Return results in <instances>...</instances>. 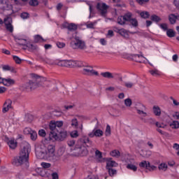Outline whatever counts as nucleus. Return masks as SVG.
<instances>
[{"label": "nucleus", "instance_id": "obj_1", "mask_svg": "<svg viewBox=\"0 0 179 179\" xmlns=\"http://www.w3.org/2000/svg\"><path fill=\"white\" fill-rule=\"evenodd\" d=\"M31 149L30 145H25L20 152V155L14 157L12 161V164L19 167L25 164L27 169L30 166L29 164V156L30 155Z\"/></svg>", "mask_w": 179, "mask_h": 179}, {"label": "nucleus", "instance_id": "obj_2", "mask_svg": "<svg viewBox=\"0 0 179 179\" xmlns=\"http://www.w3.org/2000/svg\"><path fill=\"white\" fill-rule=\"evenodd\" d=\"M78 144L79 145H77L74 149V155L78 157H85V156H86L89 153V151L87 150V148H86V146L92 145V141H90L89 137L84 136L81 139H80Z\"/></svg>", "mask_w": 179, "mask_h": 179}, {"label": "nucleus", "instance_id": "obj_3", "mask_svg": "<svg viewBox=\"0 0 179 179\" xmlns=\"http://www.w3.org/2000/svg\"><path fill=\"white\" fill-rule=\"evenodd\" d=\"M31 76L32 78H34L33 80H29L24 86V89H26V90H28V92L30 90H34V89H37V87H38V86L41 85L40 82H41L43 79L41 78V77H39L38 76L34 73L31 74Z\"/></svg>", "mask_w": 179, "mask_h": 179}, {"label": "nucleus", "instance_id": "obj_4", "mask_svg": "<svg viewBox=\"0 0 179 179\" xmlns=\"http://www.w3.org/2000/svg\"><path fill=\"white\" fill-rule=\"evenodd\" d=\"M55 153V146L52 145H49L48 146V151L45 152L41 151L36 152V156H39V159H48V157H53Z\"/></svg>", "mask_w": 179, "mask_h": 179}, {"label": "nucleus", "instance_id": "obj_5", "mask_svg": "<svg viewBox=\"0 0 179 179\" xmlns=\"http://www.w3.org/2000/svg\"><path fill=\"white\" fill-rule=\"evenodd\" d=\"M68 136V132L65 130L55 131L49 134V141H64Z\"/></svg>", "mask_w": 179, "mask_h": 179}, {"label": "nucleus", "instance_id": "obj_6", "mask_svg": "<svg viewBox=\"0 0 179 179\" xmlns=\"http://www.w3.org/2000/svg\"><path fill=\"white\" fill-rule=\"evenodd\" d=\"M59 66H66V68H75V66H83V63H82V61H78V60H61L59 62Z\"/></svg>", "mask_w": 179, "mask_h": 179}, {"label": "nucleus", "instance_id": "obj_7", "mask_svg": "<svg viewBox=\"0 0 179 179\" xmlns=\"http://www.w3.org/2000/svg\"><path fill=\"white\" fill-rule=\"evenodd\" d=\"M118 164L115 162V161H113L111 158L110 160L106 162V169L108 170V173L110 177H114L115 174H117V170L114 169L113 167H117Z\"/></svg>", "mask_w": 179, "mask_h": 179}, {"label": "nucleus", "instance_id": "obj_8", "mask_svg": "<svg viewBox=\"0 0 179 179\" xmlns=\"http://www.w3.org/2000/svg\"><path fill=\"white\" fill-rule=\"evenodd\" d=\"M82 64H83V66H78V68L83 67V73H84V75H90V76L95 75L96 76H99V73L97 71H94L92 66L87 65V64L83 62H82Z\"/></svg>", "mask_w": 179, "mask_h": 179}, {"label": "nucleus", "instance_id": "obj_9", "mask_svg": "<svg viewBox=\"0 0 179 179\" xmlns=\"http://www.w3.org/2000/svg\"><path fill=\"white\" fill-rule=\"evenodd\" d=\"M62 125H64V122L62 121H51L49 124V129L50 130V134L58 132V131L61 130V127H62Z\"/></svg>", "mask_w": 179, "mask_h": 179}, {"label": "nucleus", "instance_id": "obj_10", "mask_svg": "<svg viewBox=\"0 0 179 179\" xmlns=\"http://www.w3.org/2000/svg\"><path fill=\"white\" fill-rule=\"evenodd\" d=\"M71 47H72L73 50H78V48H80V50H83L85 48V42L76 38L74 41L71 42Z\"/></svg>", "mask_w": 179, "mask_h": 179}, {"label": "nucleus", "instance_id": "obj_11", "mask_svg": "<svg viewBox=\"0 0 179 179\" xmlns=\"http://www.w3.org/2000/svg\"><path fill=\"white\" fill-rule=\"evenodd\" d=\"M4 141L7 143L8 148L12 149V150H15V149L17 148V141H16L15 138L6 136Z\"/></svg>", "mask_w": 179, "mask_h": 179}, {"label": "nucleus", "instance_id": "obj_12", "mask_svg": "<svg viewBox=\"0 0 179 179\" xmlns=\"http://www.w3.org/2000/svg\"><path fill=\"white\" fill-rule=\"evenodd\" d=\"M96 9L100 10L101 16H106L107 13V10L108 9V6L106 3H98L96 4Z\"/></svg>", "mask_w": 179, "mask_h": 179}, {"label": "nucleus", "instance_id": "obj_13", "mask_svg": "<svg viewBox=\"0 0 179 179\" xmlns=\"http://www.w3.org/2000/svg\"><path fill=\"white\" fill-rule=\"evenodd\" d=\"M139 166L142 169H146V170H149V171H155V170H156L155 166L150 165V162L146 161L140 162Z\"/></svg>", "mask_w": 179, "mask_h": 179}, {"label": "nucleus", "instance_id": "obj_14", "mask_svg": "<svg viewBox=\"0 0 179 179\" xmlns=\"http://www.w3.org/2000/svg\"><path fill=\"white\" fill-rule=\"evenodd\" d=\"M4 24L6 26V30L10 31V33H13V25H12V18L10 17H6L4 18Z\"/></svg>", "mask_w": 179, "mask_h": 179}, {"label": "nucleus", "instance_id": "obj_15", "mask_svg": "<svg viewBox=\"0 0 179 179\" xmlns=\"http://www.w3.org/2000/svg\"><path fill=\"white\" fill-rule=\"evenodd\" d=\"M15 41L20 45H23L26 47L29 43H27V37L26 36H15Z\"/></svg>", "mask_w": 179, "mask_h": 179}, {"label": "nucleus", "instance_id": "obj_16", "mask_svg": "<svg viewBox=\"0 0 179 179\" xmlns=\"http://www.w3.org/2000/svg\"><path fill=\"white\" fill-rule=\"evenodd\" d=\"M95 156L98 159V162H99L100 163H103L104 162H108L110 161V158H103V154L99 150H96L95 151Z\"/></svg>", "mask_w": 179, "mask_h": 179}, {"label": "nucleus", "instance_id": "obj_17", "mask_svg": "<svg viewBox=\"0 0 179 179\" xmlns=\"http://www.w3.org/2000/svg\"><path fill=\"white\" fill-rule=\"evenodd\" d=\"M10 108H12V100L6 99L3 103L2 111L3 113H8Z\"/></svg>", "mask_w": 179, "mask_h": 179}, {"label": "nucleus", "instance_id": "obj_18", "mask_svg": "<svg viewBox=\"0 0 179 179\" xmlns=\"http://www.w3.org/2000/svg\"><path fill=\"white\" fill-rule=\"evenodd\" d=\"M66 24L68 25L67 29H68V30H69V31H75L76 30H78V25H76V24H74V23H70V24L64 23V24H63V27H66Z\"/></svg>", "mask_w": 179, "mask_h": 179}, {"label": "nucleus", "instance_id": "obj_19", "mask_svg": "<svg viewBox=\"0 0 179 179\" xmlns=\"http://www.w3.org/2000/svg\"><path fill=\"white\" fill-rule=\"evenodd\" d=\"M2 83L4 86H10V85H15V80L10 78H3Z\"/></svg>", "mask_w": 179, "mask_h": 179}, {"label": "nucleus", "instance_id": "obj_20", "mask_svg": "<svg viewBox=\"0 0 179 179\" xmlns=\"http://www.w3.org/2000/svg\"><path fill=\"white\" fill-rule=\"evenodd\" d=\"M152 111L157 117H160L162 115V110L160 107L154 106L152 108Z\"/></svg>", "mask_w": 179, "mask_h": 179}, {"label": "nucleus", "instance_id": "obj_21", "mask_svg": "<svg viewBox=\"0 0 179 179\" xmlns=\"http://www.w3.org/2000/svg\"><path fill=\"white\" fill-rule=\"evenodd\" d=\"M2 69L4 71H10L12 72L13 73H16V69H15L13 67L10 66L9 65H3L2 66Z\"/></svg>", "mask_w": 179, "mask_h": 179}, {"label": "nucleus", "instance_id": "obj_22", "mask_svg": "<svg viewBox=\"0 0 179 179\" xmlns=\"http://www.w3.org/2000/svg\"><path fill=\"white\" fill-rule=\"evenodd\" d=\"M142 58H143V56L141 55H131V59H133V61H135L136 62H142Z\"/></svg>", "mask_w": 179, "mask_h": 179}, {"label": "nucleus", "instance_id": "obj_23", "mask_svg": "<svg viewBox=\"0 0 179 179\" xmlns=\"http://www.w3.org/2000/svg\"><path fill=\"white\" fill-rule=\"evenodd\" d=\"M132 13L131 12H129V13H125L124 15H123V19L125 22V23H127V22H130V20L132 19Z\"/></svg>", "mask_w": 179, "mask_h": 179}, {"label": "nucleus", "instance_id": "obj_24", "mask_svg": "<svg viewBox=\"0 0 179 179\" xmlns=\"http://www.w3.org/2000/svg\"><path fill=\"white\" fill-rule=\"evenodd\" d=\"M34 43H44L45 40H44V38H43V36L40 35H35L34 36Z\"/></svg>", "mask_w": 179, "mask_h": 179}, {"label": "nucleus", "instance_id": "obj_25", "mask_svg": "<svg viewBox=\"0 0 179 179\" xmlns=\"http://www.w3.org/2000/svg\"><path fill=\"white\" fill-rule=\"evenodd\" d=\"M101 76H103V78H106L107 79H113L114 78V76L113 75V73L108 71L101 73Z\"/></svg>", "mask_w": 179, "mask_h": 179}, {"label": "nucleus", "instance_id": "obj_26", "mask_svg": "<svg viewBox=\"0 0 179 179\" xmlns=\"http://www.w3.org/2000/svg\"><path fill=\"white\" fill-rule=\"evenodd\" d=\"M169 19L171 24H174L177 20V17L175 14H170L169 15Z\"/></svg>", "mask_w": 179, "mask_h": 179}, {"label": "nucleus", "instance_id": "obj_27", "mask_svg": "<svg viewBox=\"0 0 179 179\" xmlns=\"http://www.w3.org/2000/svg\"><path fill=\"white\" fill-rule=\"evenodd\" d=\"M170 127L172 128V129H178L179 128V122L177 120L172 121L171 123H170Z\"/></svg>", "mask_w": 179, "mask_h": 179}, {"label": "nucleus", "instance_id": "obj_28", "mask_svg": "<svg viewBox=\"0 0 179 179\" xmlns=\"http://www.w3.org/2000/svg\"><path fill=\"white\" fill-rule=\"evenodd\" d=\"M150 20H152V22H155V23H159V22H162V18L155 14L151 15Z\"/></svg>", "mask_w": 179, "mask_h": 179}, {"label": "nucleus", "instance_id": "obj_29", "mask_svg": "<svg viewBox=\"0 0 179 179\" xmlns=\"http://www.w3.org/2000/svg\"><path fill=\"white\" fill-rule=\"evenodd\" d=\"M129 23H130L133 27H138V26H139V23L138 22V20L136 18H131Z\"/></svg>", "mask_w": 179, "mask_h": 179}, {"label": "nucleus", "instance_id": "obj_30", "mask_svg": "<svg viewBox=\"0 0 179 179\" xmlns=\"http://www.w3.org/2000/svg\"><path fill=\"white\" fill-rule=\"evenodd\" d=\"M117 22L118 24H120V26H124L125 24V20H124V16L121 15L117 17Z\"/></svg>", "mask_w": 179, "mask_h": 179}, {"label": "nucleus", "instance_id": "obj_31", "mask_svg": "<svg viewBox=\"0 0 179 179\" xmlns=\"http://www.w3.org/2000/svg\"><path fill=\"white\" fill-rule=\"evenodd\" d=\"M94 132L95 136H96L97 138H101V136H103V130L99 129L94 130Z\"/></svg>", "mask_w": 179, "mask_h": 179}, {"label": "nucleus", "instance_id": "obj_32", "mask_svg": "<svg viewBox=\"0 0 179 179\" xmlns=\"http://www.w3.org/2000/svg\"><path fill=\"white\" fill-rule=\"evenodd\" d=\"M166 36L171 38L176 36V32L172 29H169L166 31Z\"/></svg>", "mask_w": 179, "mask_h": 179}, {"label": "nucleus", "instance_id": "obj_33", "mask_svg": "<svg viewBox=\"0 0 179 179\" xmlns=\"http://www.w3.org/2000/svg\"><path fill=\"white\" fill-rule=\"evenodd\" d=\"M140 16L143 19H149V17L150 16V14H149V12H148V11H143L140 13Z\"/></svg>", "mask_w": 179, "mask_h": 179}, {"label": "nucleus", "instance_id": "obj_34", "mask_svg": "<svg viewBox=\"0 0 179 179\" xmlns=\"http://www.w3.org/2000/svg\"><path fill=\"white\" fill-rule=\"evenodd\" d=\"M30 135V138L32 141H36L37 140V131H32V132L31 133Z\"/></svg>", "mask_w": 179, "mask_h": 179}, {"label": "nucleus", "instance_id": "obj_35", "mask_svg": "<svg viewBox=\"0 0 179 179\" xmlns=\"http://www.w3.org/2000/svg\"><path fill=\"white\" fill-rule=\"evenodd\" d=\"M120 152L117 150H114L110 152V156H113V157H120Z\"/></svg>", "mask_w": 179, "mask_h": 179}, {"label": "nucleus", "instance_id": "obj_36", "mask_svg": "<svg viewBox=\"0 0 179 179\" xmlns=\"http://www.w3.org/2000/svg\"><path fill=\"white\" fill-rule=\"evenodd\" d=\"M127 169H128L129 170H132V171H136V170H138V167L131 164H127Z\"/></svg>", "mask_w": 179, "mask_h": 179}, {"label": "nucleus", "instance_id": "obj_37", "mask_svg": "<svg viewBox=\"0 0 179 179\" xmlns=\"http://www.w3.org/2000/svg\"><path fill=\"white\" fill-rule=\"evenodd\" d=\"M26 47H27L28 50L29 51H34V50H36L37 47L31 43H27Z\"/></svg>", "mask_w": 179, "mask_h": 179}, {"label": "nucleus", "instance_id": "obj_38", "mask_svg": "<svg viewBox=\"0 0 179 179\" xmlns=\"http://www.w3.org/2000/svg\"><path fill=\"white\" fill-rule=\"evenodd\" d=\"M38 0H30L29 1V5L30 6H38Z\"/></svg>", "mask_w": 179, "mask_h": 179}, {"label": "nucleus", "instance_id": "obj_39", "mask_svg": "<svg viewBox=\"0 0 179 179\" xmlns=\"http://www.w3.org/2000/svg\"><path fill=\"white\" fill-rule=\"evenodd\" d=\"M167 165L166 163H162L161 164L159 165V170H163V171H166L167 170Z\"/></svg>", "mask_w": 179, "mask_h": 179}, {"label": "nucleus", "instance_id": "obj_40", "mask_svg": "<svg viewBox=\"0 0 179 179\" xmlns=\"http://www.w3.org/2000/svg\"><path fill=\"white\" fill-rule=\"evenodd\" d=\"M119 34L122 36V37H127V36H128V31H127L125 29H120Z\"/></svg>", "mask_w": 179, "mask_h": 179}, {"label": "nucleus", "instance_id": "obj_41", "mask_svg": "<svg viewBox=\"0 0 179 179\" xmlns=\"http://www.w3.org/2000/svg\"><path fill=\"white\" fill-rule=\"evenodd\" d=\"M150 73L152 76H160V71H159L158 70H150Z\"/></svg>", "mask_w": 179, "mask_h": 179}, {"label": "nucleus", "instance_id": "obj_42", "mask_svg": "<svg viewBox=\"0 0 179 179\" xmlns=\"http://www.w3.org/2000/svg\"><path fill=\"white\" fill-rule=\"evenodd\" d=\"M33 129H31V128L30 127H26L24 129V135H30L31 133L33 132Z\"/></svg>", "mask_w": 179, "mask_h": 179}, {"label": "nucleus", "instance_id": "obj_43", "mask_svg": "<svg viewBox=\"0 0 179 179\" xmlns=\"http://www.w3.org/2000/svg\"><path fill=\"white\" fill-rule=\"evenodd\" d=\"M111 135V127L110 125L106 126V136H110Z\"/></svg>", "mask_w": 179, "mask_h": 179}, {"label": "nucleus", "instance_id": "obj_44", "mask_svg": "<svg viewBox=\"0 0 179 179\" xmlns=\"http://www.w3.org/2000/svg\"><path fill=\"white\" fill-rule=\"evenodd\" d=\"M159 27L164 30V31H167L169 30V27H167V24L166 23H162L159 24Z\"/></svg>", "mask_w": 179, "mask_h": 179}, {"label": "nucleus", "instance_id": "obj_45", "mask_svg": "<svg viewBox=\"0 0 179 179\" xmlns=\"http://www.w3.org/2000/svg\"><path fill=\"white\" fill-rule=\"evenodd\" d=\"M41 166L43 168V169H50V167H51V164L48 163V162H42L41 164Z\"/></svg>", "mask_w": 179, "mask_h": 179}, {"label": "nucleus", "instance_id": "obj_46", "mask_svg": "<svg viewBox=\"0 0 179 179\" xmlns=\"http://www.w3.org/2000/svg\"><path fill=\"white\" fill-rule=\"evenodd\" d=\"M124 104L127 107H131V106H132V101L131 99H127L124 100Z\"/></svg>", "mask_w": 179, "mask_h": 179}, {"label": "nucleus", "instance_id": "obj_47", "mask_svg": "<svg viewBox=\"0 0 179 179\" xmlns=\"http://www.w3.org/2000/svg\"><path fill=\"white\" fill-rule=\"evenodd\" d=\"M15 64H22V59H20L19 57L16 56V55H14L13 57Z\"/></svg>", "mask_w": 179, "mask_h": 179}, {"label": "nucleus", "instance_id": "obj_48", "mask_svg": "<svg viewBox=\"0 0 179 179\" xmlns=\"http://www.w3.org/2000/svg\"><path fill=\"white\" fill-rule=\"evenodd\" d=\"M38 135H39V136H42V138H44V137H45V135H47V133H45V130L40 129L38 131Z\"/></svg>", "mask_w": 179, "mask_h": 179}, {"label": "nucleus", "instance_id": "obj_49", "mask_svg": "<svg viewBox=\"0 0 179 179\" xmlns=\"http://www.w3.org/2000/svg\"><path fill=\"white\" fill-rule=\"evenodd\" d=\"M137 114H139V115H141V117H146V115H148V113H146L145 112H144L143 110H141L139 109L137 110Z\"/></svg>", "mask_w": 179, "mask_h": 179}, {"label": "nucleus", "instance_id": "obj_50", "mask_svg": "<svg viewBox=\"0 0 179 179\" xmlns=\"http://www.w3.org/2000/svg\"><path fill=\"white\" fill-rule=\"evenodd\" d=\"M71 138H78L79 136V133L76 130L73 131L71 133Z\"/></svg>", "mask_w": 179, "mask_h": 179}, {"label": "nucleus", "instance_id": "obj_51", "mask_svg": "<svg viewBox=\"0 0 179 179\" xmlns=\"http://www.w3.org/2000/svg\"><path fill=\"white\" fill-rule=\"evenodd\" d=\"M71 127H74L75 128H76V127H78V119L73 118L71 120Z\"/></svg>", "mask_w": 179, "mask_h": 179}, {"label": "nucleus", "instance_id": "obj_52", "mask_svg": "<svg viewBox=\"0 0 179 179\" xmlns=\"http://www.w3.org/2000/svg\"><path fill=\"white\" fill-rule=\"evenodd\" d=\"M136 2L138 5H145V3L149 2V0H136Z\"/></svg>", "mask_w": 179, "mask_h": 179}, {"label": "nucleus", "instance_id": "obj_53", "mask_svg": "<svg viewBox=\"0 0 179 179\" xmlns=\"http://www.w3.org/2000/svg\"><path fill=\"white\" fill-rule=\"evenodd\" d=\"M20 16H21L22 19H29V15L28 13L24 12V13H21Z\"/></svg>", "mask_w": 179, "mask_h": 179}, {"label": "nucleus", "instance_id": "obj_54", "mask_svg": "<svg viewBox=\"0 0 179 179\" xmlns=\"http://www.w3.org/2000/svg\"><path fill=\"white\" fill-rule=\"evenodd\" d=\"M57 46L58 48H64L65 47V43L64 42H57Z\"/></svg>", "mask_w": 179, "mask_h": 179}, {"label": "nucleus", "instance_id": "obj_55", "mask_svg": "<svg viewBox=\"0 0 179 179\" xmlns=\"http://www.w3.org/2000/svg\"><path fill=\"white\" fill-rule=\"evenodd\" d=\"M124 86L126 87H128L129 89H131V87H132V86H134V83H132L131 82H126V83H124Z\"/></svg>", "mask_w": 179, "mask_h": 179}, {"label": "nucleus", "instance_id": "obj_56", "mask_svg": "<svg viewBox=\"0 0 179 179\" xmlns=\"http://www.w3.org/2000/svg\"><path fill=\"white\" fill-rule=\"evenodd\" d=\"M67 145H69V146L70 148H72V146H74L75 145V140H69L68 142H67Z\"/></svg>", "mask_w": 179, "mask_h": 179}, {"label": "nucleus", "instance_id": "obj_57", "mask_svg": "<svg viewBox=\"0 0 179 179\" xmlns=\"http://www.w3.org/2000/svg\"><path fill=\"white\" fill-rule=\"evenodd\" d=\"M99 43L101 45H106L107 44V41L104 38H102L99 40Z\"/></svg>", "mask_w": 179, "mask_h": 179}, {"label": "nucleus", "instance_id": "obj_58", "mask_svg": "<svg viewBox=\"0 0 179 179\" xmlns=\"http://www.w3.org/2000/svg\"><path fill=\"white\" fill-rule=\"evenodd\" d=\"M113 3H117L115 5V6H117V8H121V4H120V2H121V0H112Z\"/></svg>", "mask_w": 179, "mask_h": 179}, {"label": "nucleus", "instance_id": "obj_59", "mask_svg": "<svg viewBox=\"0 0 179 179\" xmlns=\"http://www.w3.org/2000/svg\"><path fill=\"white\" fill-rule=\"evenodd\" d=\"M86 179H99V177L94 175H90L86 178Z\"/></svg>", "mask_w": 179, "mask_h": 179}, {"label": "nucleus", "instance_id": "obj_60", "mask_svg": "<svg viewBox=\"0 0 179 179\" xmlns=\"http://www.w3.org/2000/svg\"><path fill=\"white\" fill-rule=\"evenodd\" d=\"M59 176H58V173L56 172L52 173V179H58Z\"/></svg>", "mask_w": 179, "mask_h": 179}, {"label": "nucleus", "instance_id": "obj_61", "mask_svg": "<svg viewBox=\"0 0 179 179\" xmlns=\"http://www.w3.org/2000/svg\"><path fill=\"white\" fill-rule=\"evenodd\" d=\"M171 100L173 101V103L174 104V106H179V102L177 101V100L174 99L173 96H171Z\"/></svg>", "mask_w": 179, "mask_h": 179}, {"label": "nucleus", "instance_id": "obj_62", "mask_svg": "<svg viewBox=\"0 0 179 179\" xmlns=\"http://www.w3.org/2000/svg\"><path fill=\"white\" fill-rule=\"evenodd\" d=\"M173 3L177 9H179V0H174Z\"/></svg>", "mask_w": 179, "mask_h": 179}, {"label": "nucleus", "instance_id": "obj_63", "mask_svg": "<svg viewBox=\"0 0 179 179\" xmlns=\"http://www.w3.org/2000/svg\"><path fill=\"white\" fill-rule=\"evenodd\" d=\"M173 149H176V150H179V144L178 143H174L173 146Z\"/></svg>", "mask_w": 179, "mask_h": 179}, {"label": "nucleus", "instance_id": "obj_64", "mask_svg": "<svg viewBox=\"0 0 179 179\" xmlns=\"http://www.w3.org/2000/svg\"><path fill=\"white\" fill-rule=\"evenodd\" d=\"M173 118H176V120H179V113L177 112L176 113L173 115Z\"/></svg>", "mask_w": 179, "mask_h": 179}]
</instances>
